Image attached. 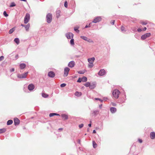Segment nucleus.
<instances>
[{"mask_svg":"<svg viewBox=\"0 0 155 155\" xmlns=\"http://www.w3.org/2000/svg\"><path fill=\"white\" fill-rule=\"evenodd\" d=\"M120 93V91L117 89H115L113 91L112 94L114 97L116 99L118 98L119 95Z\"/></svg>","mask_w":155,"mask_h":155,"instance_id":"f257e3e1","label":"nucleus"},{"mask_svg":"<svg viewBox=\"0 0 155 155\" xmlns=\"http://www.w3.org/2000/svg\"><path fill=\"white\" fill-rule=\"evenodd\" d=\"M47 21L48 23H51L52 20V15L51 14L48 13L46 15Z\"/></svg>","mask_w":155,"mask_h":155,"instance_id":"f03ea898","label":"nucleus"},{"mask_svg":"<svg viewBox=\"0 0 155 155\" xmlns=\"http://www.w3.org/2000/svg\"><path fill=\"white\" fill-rule=\"evenodd\" d=\"M30 18V15L29 13H26L24 18V23L27 24L29 21Z\"/></svg>","mask_w":155,"mask_h":155,"instance_id":"7ed1b4c3","label":"nucleus"},{"mask_svg":"<svg viewBox=\"0 0 155 155\" xmlns=\"http://www.w3.org/2000/svg\"><path fill=\"white\" fill-rule=\"evenodd\" d=\"M28 73V72H26L22 74H18L17 75V77L20 79L25 78H26Z\"/></svg>","mask_w":155,"mask_h":155,"instance_id":"20e7f679","label":"nucleus"},{"mask_svg":"<svg viewBox=\"0 0 155 155\" xmlns=\"http://www.w3.org/2000/svg\"><path fill=\"white\" fill-rule=\"evenodd\" d=\"M151 34L150 33H146L141 36V39L142 40H145L147 38L150 37Z\"/></svg>","mask_w":155,"mask_h":155,"instance_id":"39448f33","label":"nucleus"},{"mask_svg":"<svg viewBox=\"0 0 155 155\" xmlns=\"http://www.w3.org/2000/svg\"><path fill=\"white\" fill-rule=\"evenodd\" d=\"M101 19L102 18L101 16H97L94 18L92 21V22L97 23L101 21Z\"/></svg>","mask_w":155,"mask_h":155,"instance_id":"423d86ee","label":"nucleus"},{"mask_svg":"<svg viewBox=\"0 0 155 155\" xmlns=\"http://www.w3.org/2000/svg\"><path fill=\"white\" fill-rule=\"evenodd\" d=\"M70 70V69L68 67H66L64 69V77H67L68 74V72Z\"/></svg>","mask_w":155,"mask_h":155,"instance_id":"0eeeda50","label":"nucleus"},{"mask_svg":"<svg viewBox=\"0 0 155 155\" xmlns=\"http://www.w3.org/2000/svg\"><path fill=\"white\" fill-rule=\"evenodd\" d=\"M66 36L68 39H71L73 38L74 35L71 33L69 32L66 34Z\"/></svg>","mask_w":155,"mask_h":155,"instance_id":"6e6552de","label":"nucleus"},{"mask_svg":"<svg viewBox=\"0 0 155 155\" xmlns=\"http://www.w3.org/2000/svg\"><path fill=\"white\" fill-rule=\"evenodd\" d=\"M106 74V71L104 69H101L100 71L98 73V75L101 76L104 75Z\"/></svg>","mask_w":155,"mask_h":155,"instance_id":"1a4fd4ad","label":"nucleus"},{"mask_svg":"<svg viewBox=\"0 0 155 155\" xmlns=\"http://www.w3.org/2000/svg\"><path fill=\"white\" fill-rule=\"evenodd\" d=\"M35 87L34 85L32 84H29L28 87V90L30 91H32L34 89Z\"/></svg>","mask_w":155,"mask_h":155,"instance_id":"9d476101","label":"nucleus"},{"mask_svg":"<svg viewBox=\"0 0 155 155\" xmlns=\"http://www.w3.org/2000/svg\"><path fill=\"white\" fill-rule=\"evenodd\" d=\"M48 76L51 78H54L55 75V74L53 71H50L48 73Z\"/></svg>","mask_w":155,"mask_h":155,"instance_id":"9b49d317","label":"nucleus"},{"mask_svg":"<svg viewBox=\"0 0 155 155\" xmlns=\"http://www.w3.org/2000/svg\"><path fill=\"white\" fill-rule=\"evenodd\" d=\"M75 62L74 61H71L70 62L68 65V67L70 68H72L75 65Z\"/></svg>","mask_w":155,"mask_h":155,"instance_id":"f8f14e48","label":"nucleus"},{"mask_svg":"<svg viewBox=\"0 0 155 155\" xmlns=\"http://www.w3.org/2000/svg\"><path fill=\"white\" fill-rule=\"evenodd\" d=\"M14 122L15 125L16 126L19 124L20 121L18 118H15L14 119Z\"/></svg>","mask_w":155,"mask_h":155,"instance_id":"ddd939ff","label":"nucleus"},{"mask_svg":"<svg viewBox=\"0 0 155 155\" xmlns=\"http://www.w3.org/2000/svg\"><path fill=\"white\" fill-rule=\"evenodd\" d=\"M96 84L95 82H93L91 84H90L89 88L90 89H94L96 87Z\"/></svg>","mask_w":155,"mask_h":155,"instance_id":"4468645a","label":"nucleus"},{"mask_svg":"<svg viewBox=\"0 0 155 155\" xmlns=\"http://www.w3.org/2000/svg\"><path fill=\"white\" fill-rule=\"evenodd\" d=\"M150 137L151 139H154L155 138V132H151L150 134Z\"/></svg>","mask_w":155,"mask_h":155,"instance_id":"2eb2a0df","label":"nucleus"},{"mask_svg":"<svg viewBox=\"0 0 155 155\" xmlns=\"http://www.w3.org/2000/svg\"><path fill=\"white\" fill-rule=\"evenodd\" d=\"M61 116L63 119L64 120H66L68 118V115L65 114H62L61 115Z\"/></svg>","mask_w":155,"mask_h":155,"instance_id":"dca6fc26","label":"nucleus"},{"mask_svg":"<svg viewBox=\"0 0 155 155\" xmlns=\"http://www.w3.org/2000/svg\"><path fill=\"white\" fill-rule=\"evenodd\" d=\"M110 110L111 113H114L116 111L117 109L114 107H112L110 108Z\"/></svg>","mask_w":155,"mask_h":155,"instance_id":"f3484780","label":"nucleus"},{"mask_svg":"<svg viewBox=\"0 0 155 155\" xmlns=\"http://www.w3.org/2000/svg\"><path fill=\"white\" fill-rule=\"evenodd\" d=\"M19 66L20 69H23L25 68L26 66V65L25 63H21L20 64Z\"/></svg>","mask_w":155,"mask_h":155,"instance_id":"a211bd4d","label":"nucleus"},{"mask_svg":"<svg viewBox=\"0 0 155 155\" xmlns=\"http://www.w3.org/2000/svg\"><path fill=\"white\" fill-rule=\"evenodd\" d=\"M95 60V58L94 57H92L91 58H89L88 59V61L89 63H93V62Z\"/></svg>","mask_w":155,"mask_h":155,"instance_id":"6ab92c4d","label":"nucleus"},{"mask_svg":"<svg viewBox=\"0 0 155 155\" xmlns=\"http://www.w3.org/2000/svg\"><path fill=\"white\" fill-rule=\"evenodd\" d=\"M99 112V110H94L93 111L92 114L94 116H96L98 114Z\"/></svg>","mask_w":155,"mask_h":155,"instance_id":"aec40b11","label":"nucleus"},{"mask_svg":"<svg viewBox=\"0 0 155 155\" xmlns=\"http://www.w3.org/2000/svg\"><path fill=\"white\" fill-rule=\"evenodd\" d=\"M54 115L60 116V114L56 113H50L49 115V116L50 117H51Z\"/></svg>","mask_w":155,"mask_h":155,"instance_id":"412c9836","label":"nucleus"},{"mask_svg":"<svg viewBox=\"0 0 155 155\" xmlns=\"http://www.w3.org/2000/svg\"><path fill=\"white\" fill-rule=\"evenodd\" d=\"M14 41L17 45L19 44L20 42L19 39L18 38H16L14 40Z\"/></svg>","mask_w":155,"mask_h":155,"instance_id":"4be33fe9","label":"nucleus"},{"mask_svg":"<svg viewBox=\"0 0 155 155\" xmlns=\"http://www.w3.org/2000/svg\"><path fill=\"white\" fill-rule=\"evenodd\" d=\"M61 11L60 10H58L56 12V16L57 18H58L60 15Z\"/></svg>","mask_w":155,"mask_h":155,"instance_id":"5701e85b","label":"nucleus"},{"mask_svg":"<svg viewBox=\"0 0 155 155\" xmlns=\"http://www.w3.org/2000/svg\"><path fill=\"white\" fill-rule=\"evenodd\" d=\"M30 27V24L28 23L27 25H26L25 26V28L26 30L27 31H28L29 30V27Z\"/></svg>","mask_w":155,"mask_h":155,"instance_id":"b1692460","label":"nucleus"},{"mask_svg":"<svg viewBox=\"0 0 155 155\" xmlns=\"http://www.w3.org/2000/svg\"><path fill=\"white\" fill-rule=\"evenodd\" d=\"M75 95L78 97L82 95V93L81 92H79L78 91H76L75 93Z\"/></svg>","mask_w":155,"mask_h":155,"instance_id":"393cba45","label":"nucleus"},{"mask_svg":"<svg viewBox=\"0 0 155 155\" xmlns=\"http://www.w3.org/2000/svg\"><path fill=\"white\" fill-rule=\"evenodd\" d=\"M15 27H14V28H11L9 30L8 33L9 34H11L15 31Z\"/></svg>","mask_w":155,"mask_h":155,"instance_id":"a878e982","label":"nucleus"},{"mask_svg":"<svg viewBox=\"0 0 155 155\" xmlns=\"http://www.w3.org/2000/svg\"><path fill=\"white\" fill-rule=\"evenodd\" d=\"M13 122V120H10L7 121V124L8 125H11Z\"/></svg>","mask_w":155,"mask_h":155,"instance_id":"bb28decb","label":"nucleus"},{"mask_svg":"<svg viewBox=\"0 0 155 155\" xmlns=\"http://www.w3.org/2000/svg\"><path fill=\"white\" fill-rule=\"evenodd\" d=\"M79 28V27H76L74 28V30L77 33H79L80 32L79 30L78 29Z\"/></svg>","mask_w":155,"mask_h":155,"instance_id":"cd10ccee","label":"nucleus"},{"mask_svg":"<svg viewBox=\"0 0 155 155\" xmlns=\"http://www.w3.org/2000/svg\"><path fill=\"white\" fill-rule=\"evenodd\" d=\"M82 81L83 82H86L87 80V78L85 77H83L81 78Z\"/></svg>","mask_w":155,"mask_h":155,"instance_id":"c85d7f7f","label":"nucleus"},{"mask_svg":"<svg viewBox=\"0 0 155 155\" xmlns=\"http://www.w3.org/2000/svg\"><path fill=\"white\" fill-rule=\"evenodd\" d=\"M6 131V130L5 128L0 129V134L5 132Z\"/></svg>","mask_w":155,"mask_h":155,"instance_id":"c756f323","label":"nucleus"},{"mask_svg":"<svg viewBox=\"0 0 155 155\" xmlns=\"http://www.w3.org/2000/svg\"><path fill=\"white\" fill-rule=\"evenodd\" d=\"M92 143L93 147L94 148H96L97 146V145L96 142L94 141H93Z\"/></svg>","mask_w":155,"mask_h":155,"instance_id":"7c9ffc66","label":"nucleus"},{"mask_svg":"<svg viewBox=\"0 0 155 155\" xmlns=\"http://www.w3.org/2000/svg\"><path fill=\"white\" fill-rule=\"evenodd\" d=\"M70 43L72 45H74V39H73L72 38L70 40Z\"/></svg>","mask_w":155,"mask_h":155,"instance_id":"2f4dec72","label":"nucleus"},{"mask_svg":"<svg viewBox=\"0 0 155 155\" xmlns=\"http://www.w3.org/2000/svg\"><path fill=\"white\" fill-rule=\"evenodd\" d=\"M81 38H82V39L84 40L85 41H87V40H88V38L86 37V36H81L80 37Z\"/></svg>","mask_w":155,"mask_h":155,"instance_id":"473e14b6","label":"nucleus"},{"mask_svg":"<svg viewBox=\"0 0 155 155\" xmlns=\"http://www.w3.org/2000/svg\"><path fill=\"white\" fill-rule=\"evenodd\" d=\"M131 29L134 32H135L137 31V28L135 27H133L131 28Z\"/></svg>","mask_w":155,"mask_h":155,"instance_id":"72a5a7b5","label":"nucleus"},{"mask_svg":"<svg viewBox=\"0 0 155 155\" xmlns=\"http://www.w3.org/2000/svg\"><path fill=\"white\" fill-rule=\"evenodd\" d=\"M42 96L44 98H47L48 96V94L45 93H42Z\"/></svg>","mask_w":155,"mask_h":155,"instance_id":"f704fd0d","label":"nucleus"},{"mask_svg":"<svg viewBox=\"0 0 155 155\" xmlns=\"http://www.w3.org/2000/svg\"><path fill=\"white\" fill-rule=\"evenodd\" d=\"M94 66L93 63H89L88 64V67L89 68H91L93 67Z\"/></svg>","mask_w":155,"mask_h":155,"instance_id":"c9c22d12","label":"nucleus"},{"mask_svg":"<svg viewBox=\"0 0 155 155\" xmlns=\"http://www.w3.org/2000/svg\"><path fill=\"white\" fill-rule=\"evenodd\" d=\"M16 5L14 2H12L11 3V4L10 5V7H12L15 6Z\"/></svg>","mask_w":155,"mask_h":155,"instance_id":"e433bc0d","label":"nucleus"},{"mask_svg":"<svg viewBox=\"0 0 155 155\" xmlns=\"http://www.w3.org/2000/svg\"><path fill=\"white\" fill-rule=\"evenodd\" d=\"M90 83L89 82H86L85 84H84V85L86 87H90Z\"/></svg>","mask_w":155,"mask_h":155,"instance_id":"4c0bfd02","label":"nucleus"},{"mask_svg":"<svg viewBox=\"0 0 155 155\" xmlns=\"http://www.w3.org/2000/svg\"><path fill=\"white\" fill-rule=\"evenodd\" d=\"M140 23L142 24V25H145L147 24V21H141L140 22Z\"/></svg>","mask_w":155,"mask_h":155,"instance_id":"58836bf2","label":"nucleus"},{"mask_svg":"<svg viewBox=\"0 0 155 155\" xmlns=\"http://www.w3.org/2000/svg\"><path fill=\"white\" fill-rule=\"evenodd\" d=\"M121 30L122 32H124L126 31V30H125V28L123 26H122L121 27Z\"/></svg>","mask_w":155,"mask_h":155,"instance_id":"ea45409f","label":"nucleus"},{"mask_svg":"<svg viewBox=\"0 0 155 155\" xmlns=\"http://www.w3.org/2000/svg\"><path fill=\"white\" fill-rule=\"evenodd\" d=\"M85 70H84V71H80L78 72V74H84L85 72Z\"/></svg>","mask_w":155,"mask_h":155,"instance_id":"a19ab883","label":"nucleus"},{"mask_svg":"<svg viewBox=\"0 0 155 155\" xmlns=\"http://www.w3.org/2000/svg\"><path fill=\"white\" fill-rule=\"evenodd\" d=\"M3 15L5 17H7L8 16V15L7 14L5 11H4L3 12Z\"/></svg>","mask_w":155,"mask_h":155,"instance_id":"79ce46f5","label":"nucleus"},{"mask_svg":"<svg viewBox=\"0 0 155 155\" xmlns=\"http://www.w3.org/2000/svg\"><path fill=\"white\" fill-rule=\"evenodd\" d=\"M94 100H98L101 101V102H102L103 101V100L101 99L100 98H94Z\"/></svg>","mask_w":155,"mask_h":155,"instance_id":"37998d69","label":"nucleus"},{"mask_svg":"<svg viewBox=\"0 0 155 155\" xmlns=\"http://www.w3.org/2000/svg\"><path fill=\"white\" fill-rule=\"evenodd\" d=\"M66 84L63 83L61 84L60 87H65L66 86Z\"/></svg>","mask_w":155,"mask_h":155,"instance_id":"c03bdc74","label":"nucleus"},{"mask_svg":"<svg viewBox=\"0 0 155 155\" xmlns=\"http://www.w3.org/2000/svg\"><path fill=\"white\" fill-rule=\"evenodd\" d=\"M64 7L66 8H67L68 7V2L67 1H65L64 3Z\"/></svg>","mask_w":155,"mask_h":155,"instance_id":"a18cd8bd","label":"nucleus"},{"mask_svg":"<svg viewBox=\"0 0 155 155\" xmlns=\"http://www.w3.org/2000/svg\"><path fill=\"white\" fill-rule=\"evenodd\" d=\"M87 41L90 43H93L94 42L91 39L89 38L88 39V40H87Z\"/></svg>","mask_w":155,"mask_h":155,"instance_id":"49530a36","label":"nucleus"},{"mask_svg":"<svg viewBox=\"0 0 155 155\" xmlns=\"http://www.w3.org/2000/svg\"><path fill=\"white\" fill-rule=\"evenodd\" d=\"M82 81L81 78H79L78 80H77V82H81Z\"/></svg>","mask_w":155,"mask_h":155,"instance_id":"de8ad7c7","label":"nucleus"},{"mask_svg":"<svg viewBox=\"0 0 155 155\" xmlns=\"http://www.w3.org/2000/svg\"><path fill=\"white\" fill-rule=\"evenodd\" d=\"M15 71V69L14 68H12L10 70V71L11 72H13L14 71Z\"/></svg>","mask_w":155,"mask_h":155,"instance_id":"09e8293b","label":"nucleus"},{"mask_svg":"<svg viewBox=\"0 0 155 155\" xmlns=\"http://www.w3.org/2000/svg\"><path fill=\"white\" fill-rule=\"evenodd\" d=\"M84 126V124H81L79 125V127L80 128H81L82 127Z\"/></svg>","mask_w":155,"mask_h":155,"instance_id":"8fccbe9b","label":"nucleus"},{"mask_svg":"<svg viewBox=\"0 0 155 155\" xmlns=\"http://www.w3.org/2000/svg\"><path fill=\"white\" fill-rule=\"evenodd\" d=\"M4 58L3 56H2L0 57V61H2Z\"/></svg>","mask_w":155,"mask_h":155,"instance_id":"3c124183","label":"nucleus"},{"mask_svg":"<svg viewBox=\"0 0 155 155\" xmlns=\"http://www.w3.org/2000/svg\"><path fill=\"white\" fill-rule=\"evenodd\" d=\"M142 31V30L141 28H139L138 29H137V31H138V32H140L141 31Z\"/></svg>","mask_w":155,"mask_h":155,"instance_id":"603ef678","label":"nucleus"},{"mask_svg":"<svg viewBox=\"0 0 155 155\" xmlns=\"http://www.w3.org/2000/svg\"><path fill=\"white\" fill-rule=\"evenodd\" d=\"M138 141L140 143H141L142 142V140L141 139H139Z\"/></svg>","mask_w":155,"mask_h":155,"instance_id":"864d4df0","label":"nucleus"},{"mask_svg":"<svg viewBox=\"0 0 155 155\" xmlns=\"http://www.w3.org/2000/svg\"><path fill=\"white\" fill-rule=\"evenodd\" d=\"M114 22H115L114 20H113L112 21V22H111V24L112 25H114Z\"/></svg>","mask_w":155,"mask_h":155,"instance_id":"5fc2aeb1","label":"nucleus"},{"mask_svg":"<svg viewBox=\"0 0 155 155\" xmlns=\"http://www.w3.org/2000/svg\"><path fill=\"white\" fill-rule=\"evenodd\" d=\"M107 99V97H104L103 98V100H104V101H106Z\"/></svg>","mask_w":155,"mask_h":155,"instance_id":"6e6d98bb","label":"nucleus"},{"mask_svg":"<svg viewBox=\"0 0 155 155\" xmlns=\"http://www.w3.org/2000/svg\"><path fill=\"white\" fill-rule=\"evenodd\" d=\"M147 29V28L146 27H144L143 28V29L142 30L143 31H145Z\"/></svg>","mask_w":155,"mask_h":155,"instance_id":"4d7b16f0","label":"nucleus"},{"mask_svg":"<svg viewBox=\"0 0 155 155\" xmlns=\"http://www.w3.org/2000/svg\"><path fill=\"white\" fill-rule=\"evenodd\" d=\"M91 121H90V123L89 124H88V126L89 127H91Z\"/></svg>","mask_w":155,"mask_h":155,"instance_id":"13d9d810","label":"nucleus"},{"mask_svg":"<svg viewBox=\"0 0 155 155\" xmlns=\"http://www.w3.org/2000/svg\"><path fill=\"white\" fill-rule=\"evenodd\" d=\"M90 27V26L89 25H86L85 27V28H88V27Z\"/></svg>","mask_w":155,"mask_h":155,"instance_id":"bf43d9fd","label":"nucleus"},{"mask_svg":"<svg viewBox=\"0 0 155 155\" xmlns=\"http://www.w3.org/2000/svg\"><path fill=\"white\" fill-rule=\"evenodd\" d=\"M63 130V128H59V129H58V130Z\"/></svg>","mask_w":155,"mask_h":155,"instance_id":"052dcab7","label":"nucleus"},{"mask_svg":"<svg viewBox=\"0 0 155 155\" xmlns=\"http://www.w3.org/2000/svg\"><path fill=\"white\" fill-rule=\"evenodd\" d=\"M93 133H94V134L95 133H96V130H93Z\"/></svg>","mask_w":155,"mask_h":155,"instance_id":"680f3d73","label":"nucleus"},{"mask_svg":"<svg viewBox=\"0 0 155 155\" xmlns=\"http://www.w3.org/2000/svg\"><path fill=\"white\" fill-rule=\"evenodd\" d=\"M21 26H22V27H25V25H24V24H21Z\"/></svg>","mask_w":155,"mask_h":155,"instance_id":"e2e57ef3","label":"nucleus"},{"mask_svg":"<svg viewBox=\"0 0 155 155\" xmlns=\"http://www.w3.org/2000/svg\"><path fill=\"white\" fill-rule=\"evenodd\" d=\"M15 58H16V59L18 58V55H16L15 56Z\"/></svg>","mask_w":155,"mask_h":155,"instance_id":"0e129e2a","label":"nucleus"},{"mask_svg":"<svg viewBox=\"0 0 155 155\" xmlns=\"http://www.w3.org/2000/svg\"><path fill=\"white\" fill-rule=\"evenodd\" d=\"M135 37L136 38H137L138 39L137 37H138V36H137V35H135Z\"/></svg>","mask_w":155,"mask_h":155,"instance_id":"69168bd1","label":"nucleus"},{"mask_svg":"<svg viewBox=\"0 0 155 155\" xmlns=\"http://www.w3.org/2000/svg\"><path fill=\"white\" fill-rule=\"evenodd\" d=\"M78 143L80 144V140H78Z\"/></svg>","mask_w":155,"mask_h":155,"instance_id":"338daca9","label":"nucleus"},{"mask_svg":"<svg viewBox=\"0 0 155 155\" xmlns=\"http://www.w3.org/2000/svg\"><path fill=\"white\" fill-rule=\"evenodd\" d=\"M102 104H101V105H99V107L100 108H101L102 107Z\"/></svg>","mask_w":155,"mask_h":155,"instance_id":"774afa93","label":"nucleus"}]
</instances>
